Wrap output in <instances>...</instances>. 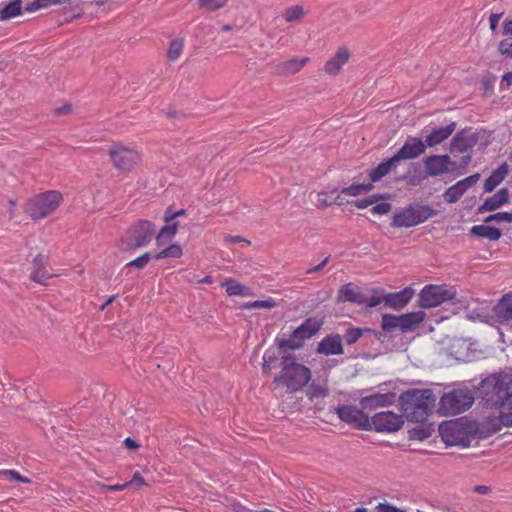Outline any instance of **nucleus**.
Wrapping results in <instances>:
<instances>
[{"label": "nucleus", "instance_id": "f257e3e1", "mask_svg": "<svg viewBox=\"0 0 512 512\" xmlns=\"http://www.w3.org/2000/svg\"><path fill=\"white\" fill-rule=\"evenodd\" d=\"M436 397L431 389H410L400 395L403 416L410 422L427 420L435 406Z\"/></svg>", "mask_w": 512, "mask_h": 512}, {"label": "nucleus", "instance_id": "f03ea898", "mask_svg": "<svg viewBox=\"0 0 512 512\" xmlns=\"http://www.w3.org/2000/svg\"><path fill=\"white\" fill-rule=\"evenodd\" d=\"M480 393L488 406L500 411L512 399V377L491 375L481 382Z\"/></svg>", "mask_w": 512, "mask_h": 512}, {"label": "nucleus", "instance_id": "7ed1b4c3", "mask_svg": "<svg viewBox=\"0 0 512 512\" xmlns=\"http://www.w3.org/2000/svg\"><path fill=\"white\" fill-rule=\"evenodd\" d=\"M311 379L308 367L296 362L291 355L281 358V372L274 378V384H281L290 392L301 390Z\"/></svg>", "mask_w": 512, "mask_h": 512}, {"label": "nucleus", "instance_id": "20e7f679", "mask_svg": "<svg viewBox=\"0 0 512 512\" xmlns=\"http://www.w3.org/2000/svg\"><path fill=\"white\" fill-rule=\"evenodd\" d=\"M473 403L474 393L470 389H453L440 398L438 411L443 416L457 415L468 410Z\"/></svg>", "mask_w": 512, "mask_h": 512}, {"label": "nucleus", "instance_id": "39448f33", "mask_svg": "<svg viewBox=\"0 0 512 512\" xmlns=\"http://www.w3.org/2000/svg\"><path fill=\"white\" fill-rule=\"evenodd\" d=\"M434 215H436V211L429 205L413 204L396 212L391 225L409 228L425 222Z\"/></svg>", "mask_w": 512, "mask_h": 512}, {"label": "nucleus", "instance_id": "423d86ee", "mask_svg": "<svg viewBox=\"0 0 512 512\" xmlns=\"http://www.w3.org/2000/svg\"><path fill=\"white\" fill-rule=\"evenodd\" d=\"M439 433L442 440L448 446L469 447L471 437L468 431L467 422L463 419H456L441 423Z\"/></svg>", "mask_w": 512, "mask_h": 512}, {"label": "nucleus", "instance_id": "0eeeda50", "mask_svg": "<svg viewBox=\"0 0 512 512\" xmlns=\"http://www.w3.org/2000/svg\"><path fill=\"white\" fill-rule=\"evenodd\" d=\"M62 196L57 191H48L31 198L26 204V212L33 219H41L54 211L60 204Z\"/></svg>", "mask_w": 512, "mask_h": 512}, {"label": "nucleus", "instance_id": "6e6552de", "mask_svg": "<svg viewBox=\"0 0 512 512\" xmlns=\"http://www.w3.org/2000/svg\"><path fill=\"white\" fill-rule=\"evenodd\" d=\"M156 227L149 220H139L133 224L126 233L123 241L125 249H136L147 246L155 236Z\"/></svg>", "mask_w": 512, "mask_h": 512}, {"label": "nucleus", "instance_id": "1a4fd4ad", "mask_svg": "<svg viewBox=\"0 0 512 512\" xmlns=\"http://www.w3.org/2000/svg\"><path fill=\"white\" fill-rule=\"evenodd\" d=\"M456 297V290L449 285H426L419 294V306L421 308H433L442 303L453 300Z\"/></svg>", "mask_w": 512, "mask_h": 512}, {"label": "nucleus", "instance_id": "9d476101", "mask_svg": "<svg viewBox=\"0 0 512 512\" xmlns=\"http://www.w3.org/2000/svg\"><path fill=\"white\" fill-rule=\"evenodd\" d=\"M322 322L316 318H307L299 327H297L290 338L278 340L280 349L290 348L298 349L302 346L305 339L311 338L321 328Z\"/></svg>", "mask_w": 512, "mask_h": 512}, {"label": "nucleus", "instance_id": "9b49d317", "mask_svg": "<svg viewBox=\"0 0 512 512\" xmlns=\"http://www.w3.org/2000/svg\"><path fill=\"white\" fill-rule=\"evenodd\" d=\"M109 155L114 166L123 172L131 171L141 160L136 150L122 144H114Z\"/></svg>", "mask_w": 512, "mask_h": 512}, {"label": "nucleus", "instance_id": "f8f14e48", "mask_svg": "<svg viewBox=\"0 0 512 512\" xmlns=\"http://www.w3.org/2000/svg\"><path fill=\"white\" fill-rule=\"evenodd\" d=\"M371 429L377 432L392 433L398 431L404 424L403 416L392 411L376 413L370 418Z\"/></svg>", "mask_w": 512, "mask_h": 512}, {"label": "nucleus", "instance_id": "ddd939ff", "mask_svg": "<svg viewBox=\"0 0 512 512\" xmlns=\"http://www.w3.org/2000/svg\"><path fill=\"white\" fill-rule=\"evenodd\" d=\"M336 413L343 422L353 425L357 429L371 430L370 418L355 406H338Z\"/></svg>", "mask_w": 512, "mask_h": 512}, {"label": "nucleus", "instance_id": "4468645a", "mask_svg": "<svg viewBox=\"0 0 512 512\" xmlns=\"http://www.w3.org/2000/svg\"><path fill=\"white\" fill-rule=\"evenodd\" d=\"M479 179L480 175L475 173L462 180H459L454 185L446 189L443 194L444 201L449 204L457 202L468 189L473 187L479 181Z\"/></svg>", "mask_w": 512, "mask_h": 512}, {"label": "nucleus", "instance_id": "2eb2a0df", "mask_svg": "<svg viewBox=\"0 0 512 512\" xmlns=\"http://www.w3.org/2000/svg\"><path fill=\"white\" fill-rule=\"evenodd\" d=\"M426 147L425 141L422 139L409 136L394 156L398 162L401 160L415 159L425 152Z\"/></svg>", "mask_w": 512, "mask_h": 512}, {"label": "nucleus", "instance_id": "dca6fc26", "mask_svg": "<svg viewBox=\"0 0 512 512\" xmlns=\"http://www.w3.org/2000/svg\"><path fill=\"white\" fill-rule=\"evenodd\" d=\"M424 163L427 174L432 177L440 176L444 173H447L453 164L448 155L428 156L424 160Z\"/></svg>", "mask_w": 512, "mask_h": 512}, {"label": "nucleus", "instance_id": "f3484780", "mask_svg": "<svg viewBox=\"0 0 512 512\" xmlns=\"http://www.w3.org/2000/svg\"><path fill=\"white\" fill-rule=\"evenodd\" d=\"M317 352L326 356L342 354V337L339 334H331L324 337L318 343Z\"/></svg>", "mask_w": 512, "mask_h": 512}, {"label": "nucleus", "instance_id": "a211bd4d", "mask_svg": "<svg viewBox=\"0 0 512 512\" xmlns=\"http://www.w3.org/2000/svg\"><path fill=\"white\" fill-rule=\"evenodd\" d=\"M350 52L346 47H340L334 56H332L325 64L324 71L329 75H336L342 67L348 62Z\"/></svg>", "mask_w": 512, "mask_h": 512}, {"label": "nucleus", "instance_id": "6ab92c4d", "mask_svg": "<svg viewBox=\"0 0 512 512\" xmlns=\"http://www.w3.org/2000/svg\"><path fill=\"white\" fill-rule=\"evenodd\" d=\"M456 123L450 122L448 125L443 127L434 128L425 139L427 147H434L447 140L455 131Z\"/></svg>", "mask_w": 512, "mask_h": 512}, {"label": "nucleus", "instance_id": "aec40b11", "mask_svg": "<svg viewBox=\"0 0 512 512\" xmlns=\"http://www.w3.org/2000/svg\"><path fill=\"white\" fill-rule=\"evenodd\" d=\"M338 301L351 302L358 305H361L363 302H365L364 294L360 288L353 283H347L340 287L338 291Z\"/></svg>", "mask_w": 512, "mask_h": 512}, {"label": "nucleus", "instance_id": "412c9836", "mask_svg": "<svg viewBox=\"0 0 512 512\" xmlns=\"http://www.w3.org/2000/svg\"><path fill=\"white\" fill-rule=\"evenodd\" d=\"M308 62V57L293 58L278 64L275 67V73L279 76L293 75L299 72Z\"/></svg>", "mask_w": 512, "mask_h": 512}, {"label": "nucleus", "instance_id": "4be33fe9", "mask_svg": "<svg viewBox=\"0 0 512 512\" xmlns=\"http://www.w3.org/2000/svg\"><path fill=\"white\" fill-rule=\"evenodd\" d=\"M413 291L410 288H405L401 291L384 294L383 299L386 306L401 309L411 299Z\"/></svg>", "mask_w": 512, "mask_h": 512}, {"label": "nucleus", "instance_id": "5701e85b", "mask_svg": "<svg viewBox=\"0 0 512 512\" xmlns=\"http://www.w3.org/2000/svg\"><path fill=\"white\" fill-rule=\"evenodd\" d=\"M508 189L502 188L490 197H487L479 207V212L494 211L508 202Z\"/></svg>", "mask_w": 512, "mask_h": 512}, {"label": "nucleus", "instance_id": "b1692460", "mask_svg": "<svg viewBox=\"0 0 512 512\" xmlns=\"http://www.w3.org/2000/svg\"><path fill=\"white\" fill-rule=\"evenodd\" d=\"M47 264V258L43 255H37L33 260V270L31 272V278L33 281L46 284V281L51 278L53 275L49 274L45 266Z\"/></svg>", "mask_w": 512, "mask_h": 512}, {"label": "nucleus", "instance_id": "393cba45", "mask_svg": "<svg viewBox=\"0 0 512 512\" xmlns=\"http://www.w3.org/2000/svg\"><path fill=\"white\" fill-rule=\"evenodd\" d=\"M396 395L394 393H377L365 397L362 404L365 408H377L392 405L395 402Z\"/></svg>", "mask_w": 512, "mask_h": 512}, {"label": "nucleus", "instance_id": "a878e982", "mask_svg": "<svg viewBox=\"0 0 512 512\" xmlns=\"http://www.w3.org/2000/svg\"><path fill=\"white\" fill-rule=\"evenodd\" d=\"M222 286L225 287L226 294L229 297H232V296L251 297L254 295V292L250 287L239 283L238 281H236L233 278L225 279L224 282L222 283Z\"/></svg>", "mask_w": 512, "mask_h": 512}, {"label": "nucleus", "instance_id": "bb28decb", "mask_svg": "<svg viewBox=\"0 0 512 512\" xmlns=\"http://www.w3.org/2000/svg\"><path fill=\"white\" fill-rule=\"evenodd\" d=\"M398 160L395 156H392L382 162H380L375 168L369 172V178L372 182H377L386 176L393 168L398 164Z\"/></svg>", "mask_w": 512, "mask_h": 512}, {"label": "nucleus", "instance_id": "cd10ccee", "mask_svg": "<svg viewBox=\"0 0 512 512\" xmlns=\"http://www.w3.org/2000/svg\"><path fill=\"white\" fill-rule=\"evenodd\" d=\"M422 311L410 312L399 316V330L407 332L413 330L419 323L424 320Z\"/></svg>", "mask_w": 512, "mask_h": 512}, {"label": "nucleus", "instance_id": "c85d7f7f", "mask_svg": "<svg viewBox=\"0 0 512 512\" xmlns=\"http://www.w3.org/2000/svg\"><path fill=\"white\" fill-rule=\"evenodd\" d=\"M494 311L501 321H511L512 324V294L504 295Z\"/></svg>", "mask_w": 512, "mask_h": 512}, {"label": "nucleus", "instance_id": "c756f323", "mask_svg": "<svg viewBox=\"0 0 512 512\" xmlns=\"http://www.w3.org/2000/svg\"><path fill=\"white\" fill-rule=\"evenodd\" d=\"M508 173V168L506 164H502L496 170H494L491 175L484 182V191L491 192L498 185H500L505 179Z\"/></svg>", "mask_w": 512, "mask_h": 512}, {"label": "nucleus", "instance_id": "7c9ffc66", "mask_svg": "<svg viewBox=\"0 0 512 512\" xmlns=\"http://www.w3.org/2000/svg\"><path fill=\"white\" fill-rule=\"evenodd\" d=\"M178 226L179 223L173 221L163 226L155 235L156 245L160 247L171 241L177 233Z\"/></svg>", "mask_w": 512, "mask_h": 512}, {"label": "nucleus", "instance_id": "2f4dec72", "mask_svg": "<svg viewBox=\"0 0 512 512\" xmlns=\"http://www.w3.org/2000/svg\"><path fill=\"white\" fill-rule=\"evenodd\" d=\"M471 233L475 236L489 239L491 241H497L502 236V233L498 228L484 224L473 226L471 229Z\"/></svg>", "mask_w": 512, "mask_h": 512}, {"label": "nucleus", "instance_id": "473e14b6", "mask_svg": "<svg viewBox=\"0 0 512 512\" xmlns=\"http://www.w3.org/2000/svg\"><path fill=\"white\" fill-rule=\"evenodd\" d=\"M22 12V1L12 0L0 10V20H9Z\"/></svg>", "mask_w": 512, "mask_h": 512}, {"label": "nucleus", "instance_id": "72a5a7b5", "mask_svg": "<svg viewBox=\"0 0 512 512\" xmlns=\"http://www.w3.org/2000/svg\"><path fill=\"white\" fill-rule=\"evenodd\" d=\"M318 204L323 207H328L333 204L342 205L340 201V192L338 189H332L329 192H321L318 194Z\"/></svg>", "mask_w": 512, "mask_h": 512}, {"label": "nucleus", "instance_id": "f704fd0d", "mask_svg": "<svg viewBox=\"0 0 512 512\" xmlns=\"http://www.w3.org/2000/svg\"><path fill=\"white\" fill-rule=\"evenodd\" d=\"M183 255L182 247L177 243H172L165 247L158 253L153 255L155 260H162L165 258H180Z\"/></svg>", "mask_w": 512, "mask_h": 512}, {"label": "nucleus", "instance_id": "c9c22d12", "mask_svg": "<svg viewBox=\"0 0 512 512\" xmlns=\"http://www.w3.org/2000/svg\"><path fill=\"white\" fill-rule=\"evenodd\" d=\"M183 48H184V39L183 38L173 39L170 42V45L168 48V52H167L168 59L170 61H176L177 59H179V57L181 56V54L183 52Z\"/></svg>", "mask_w": 512, "mask_h": 512}, {"label": "nucleus", "instance_id": "e433bc0d", "mask_svg": "<svg viewBox=\"0 0 512 512\" xmlns=\"http://www.w3.org/2000/svg\"><path fill=\"white\" fill-rule=\"evenodd\" d=\"M276 306V302L271 297L264 300H255L246 302L241 306L243 310H252V309H272Z\"/></svg>", "mask_w": 512, "mask_h": 512}, {"label": "nucleus", "instance_id": "4c0bfd02", "mask_svg": "<svg viewBox=\"0 0 512 512\" xmlns=\"http://www.w3.org/2000/svg\"><path fill=\"white\" fill-rule=\"evenodd\" d=\"M373 188L371 183L367 184H352L348 187L343 188L340 192L341 194H345L347 196H358L361 193L368 192Z\"/></svg>", "mask_w": 512, "mask_h": 512}, {"label": "nucleus", "instance_id": "58836bf2", "mask_svg": "<svg viewBox=\"0 0 512 512\" xmlns=\"http://www.w3.org/2000/svg\"><path fill=\"white\" fill-rule=\"evenodd\" d=\"M328 395V388L325 384L311 383L307 390V396L310 400L322 398Z\"/></svg>", "mask_w": 512, "mask_h": 512}, {"label": "nucleus", "instance_id": "ea45409f", "mask_svg": "<svg viewBox=\"0 0 512 512\" xmlns=\"http://www.w3.org/2000/svg\"><path fill=\"white\" fill-rule=\"evenodd\" d=\"M304 15V9L300 5H295L287 8L283 13V17L286 22L292 23L298 21Z\"/></svg>", "mask_w": 512, "mask_h": 512}, {"label": "nucleus", "instance_id": "a19ab883", "mask_svg": "<svg viewBox=\"0 0 512 512\" xmlns=\"http://www.w3.org/2000/svg\"><path fill=\"white\" fill-rule=\"evenodd\" d=\"M278 354L276 349L274 348H268L262 357L263 363H262V369L263 372H268L271 370L273 364L277 361Z\"/></svg>", "mask_w": 512, "mask_h": 512}, {"label": "nucleus", "instance_id": "79ce46f5", "mask_svg": "<svg viewBox=\"0 0 512 512\" xmlns=\"http://www.w3.org/2000/svg\"><path fill=\"white\" fill-rule=\"evenodd\" d=\"M499 421L505 427H512V399L499 411Z\"/></svg>", "mask_w": 512, "mask_h": 512}, {"label": "nucleus", "instance_id": "37998d69", "mask_svg": "<svg viewBox=\"0 0 512 512\" xmlns=\"http://www.w3.org/2000/svg\"><path fill=\"white\" fill-rule=\"evenodd\" d=\"M381 292H382V290L373 288L371 296L364 295L365 302H363L362 305L367 306V307H376V306L380 305L382 302H384V299H383L384 295Z\"/></svg>", "mask_w": 512, "mask_h": 512}, {"label": "nucleus", "instance_id": "c03bdc74", "mask_svg": "<svg viewBox=\"0 0 512 512\" xmlns=\"http://www.w3.org/2000/svg\"><path fill=\"white\" fill-rule=\"evenodd\" d=\"M381 327L387 332L399 329V316L384 314L382 316Z\"/></svg>", "mask_w": 512, "mask_h": 512}, {"label": "nucleus", "instance_id": "a18cd8bd", "mask_svg": "<svg viewBox=\"0 0 512 512\" xmlns=\"http://www.w3.org/2000/svg\"><path fill=\"white\" fill-rule=\"evenodd\" d=\"M365 331H367V329H361L356 327L349 328L344 334V339L348 345H352L362 337Z\"/></svg>", "mask_w": 512, "mask_h": 512}, {"label": "nucleus", "instance_id": "49530a36", "mask_svg": "<svg viewBox=\"0 0 512 512\" xmlns=\"http://www.w3.org/2000/svg\"><path fill=\"white\" fill-rule=\"evenodd\" d=\"M153 255L154 254H151L150 252H145L144 254H142L141 256L133 259L132 261L128 262L126 264L127 267H136L137 269H142L144 268L149 260L151 258H153Z\"/></svg>", "mask_w": 512, "mask_h": 512}, {"label": "nucleus", "instance_id": "de8ad7c7", "mask_svg": "<svg viewBox=\"0 0 512 512\" xmlns=\"http://www.w3.org/2000/svg\"><path fill=\"white\" fill-rule=\"evenodd\" d=\"M491 221L510 223L512 221V213L498 212V213L489 215L485 219V222H491Z\"/></svg>", "mask_w": 512, "mask_h": 512}, {"label": "nucleus", "instance_id": "09e8293b", "mask_svg": "<svg viewBox=\"0 0 512 512\" xmlns=\"http://www.w3.org/2000/svg\"><path fill=\"white\" fill-rule=\"evenodd\" d=\"M228 0H199L202 7L208 10H217L225 6Z\"/></svg>", "mask_w": 512, "mask_h": 512}, {"label": "nucleus", "instance_id": "8fccbe9b", "mask_svg": "<svg viewBox=\"0 0 512 512\" xmlns=\"http://www.w3.org/2000/svg\"><path fill=\"white\" fill-rule=\"evenodd\" d=\"M499 52L512 59V38L504 39L499 43Z\"/></svg>", "mask_w": 512, "mask_h": 512}, {"label": "nucleus", "instance_id": "3c124183", "mask_svg": "<svg viewBox=\"0 0 512 512\" xmlns=\"http://www.w3.org/2000/svg\"><path fill=\"white\" fill-rule=\"evenodd\" d=\"M378 200L377 196H369L362 199H357L353 202L354 206L358 209H365L369 207L370 205L376 203Z\"/></svg>", "mask_w": 512, "mask_h": 512}, {"label": "nucleus", "instance_id": "603ef678", "mask_svg": "<svg viewBox=\"0 0 512 512\" xmlns=\"http://www.w3.org/2000/svg\"><path fill=\"white\" fill-rule=\"evenodd\" d=\"M2 474L5 475L11 481H17V482H21V483H28L29 482V479L21 476L15 470H4V471H2Z\"/></svg>", "mask_w": 512, "mask_h": 512}, {"label": "nucleus", "instance_id": "864d4df0", "mask_svg": "<svg viewBox=\"0 0 512 512\" xmlns=\"http://www.w3.org/2000/svg\"><path fill=\"white\" fill-rule=\"evenodd\" d=\"M391 210V204L388 202H381L373 206L371 212L377 215H385Z\"/></svg>", "mask_w": 512, "mask_h": 512}, {"label": "nucleus", "instance_id": "5fc2aeb1", "mask_svg": "<svg viewBox=\"0 0 512 512\" xmlns=\"http://www.w3.org/2000/svg\"><path fill=\"white\" fill-rule=\"evenodd\" d=\"M185 214V210L184 209H180L178 211H172L171 208H168L166 209L165 213H164V221L166 223H170L172 222L175 218L179 217V216H182Z\"/></svg>", "mask_w": 512, "mask_h": 512}, {"label": "nucleus", "instance_id": "6e6d98bb", "mask_svg": "<svg viewBox=\"0 0 512 512\" xmlns=\"http://www.w3.org/2000/svg\"><path fill=\"white\" fill-rule=\"evenodd\" d=\"M375 512H406L396 506H393L389 503H379L375 507Z\"/></svg>", "mask_w": 512, "mask_h": 512}, {"label": "nucleus", "instance_id": "4d7b16f0", "mask_svg": "<svg viewBox=\"0 0 512 512\" xmlns=\"http://www.w3.org/2000/svg\"><path fill=\"white\" fill-rule=\"evenodd\" d=\"M502 17V14L501 13H493L490 15L489 17V26H490V29L494 32L496 31L498 25H499V21Z\"/></svg>", "mask_w": 512, "mask_h": 512}, {"label": "nucleus", "instance_id": "13d9d810", "mask_svg": "<svg viewBox=\"0 0 512 512\" xmlns=\"http://www.w3.org/2000/svg\"><path fill=\"white\" fill-rule=\"evenodd\" d=\"M225 242L227 243H240L243 242L245 244H250V241L247 239L241 237V236H233V235H227L225 237Z\"/></svg>", "mask_w": 512, "mask_h": 512}, {"label": "nucleus", "instance_id": "bf43d9fd", "mask_svg": "<svg viewBox=\"0 0 512 512\" xmlns=\"http://www.w3.org/2000/svg\"><path fill=\"white\" fill-rule=\"evenodd\" d=\"M329 262V257H326L322 262H320L318 265L314 266V267H311L309 269L306 270V274H311V273H314V272H318L320 270H322L326 265L327 263Z\"/></svg>", "mask_w": 512, "mask_h": 512}, {"label": "nucleus", "instance_id": "052dcab7", "mask_svg": "<svg viewBox=\"0 0 512 512\" xmlns=\"http://www.w3.org/2000/svg\"><path fill=\"white\" fill-rule=\"evenodd\" d=\"M131 483L135 484L136 486H143V485L146 484L144 478L138 472H135L133 474L132 479H131Z\"/></svg>", "mask_w": 512, "mask_h": 512}, {"label": "nucleus", "instance_id": "680f3d73", "mask_svg": "<svg viewBox=\"0 0 512 512\" xmlns=\"http://www.w3.org/2000/svg\"><path fill=\"white\" fill-rule=\"evenodd\" d=\"M124 445L128 449H136V448L139 447L138 443L133 438H131V437H127L124 440Z\"/></svg>", "mask_w": 512, "mask_h": 512}, {"label": "nucleus", "instance_id": "e2e57ef3", "mask_svg": "<svg viewBox=\"0 0 512 512\" xmlns=\"http://www.w3.org/2000/svg\"><path fill=\"white\" fill-rule=\"evenodd\" d=\"M503 34L512 35V20H505L503 23Z\"/></svg>", "mask_w": 512, "mask_h": 512}, {"label": "nucleus", "instance_id": "0e129e2a", "mask_svg": "<svg viewBox=\"0 0 512 512\" xmlns=\"http://www.w3.org/2000/svg\"><path fill=\"white\" fill-rule=\"evenodd\" d=\"M128 485H129V483H124V484H115V485H108V486H106V488H107V490H109V491H122V490H124Z\"/></svg>", "mask_w": 512, "mask_h": 512}, {"label": "nucleus", "instance_id": "69168bd1", "mask_svg": "<svg viewBox=\"0 0 512 512\" xmlns=\"http://www.w3.org/2000/svg\"><path fill=\"white\" fill-rule=\"evenodd\" d=\"M116 296L115 295H112V296H109L106 301L100 306V311H104L106 309L107 306H109L114 300H115Z\"/></svg>", "mask_w": 512, "mask_h": 512}, {"label": "nucleus", "instance_id": "338daca9", "mask_svg": "<svg viewBox=\"0 0 512 512\" xmlns=\"http://www.w3.org/2000/svg\"><path fill=\"white\" fill-rule=\"evenodd\" d=\"M474 490L479 494H486L488 492L489 488L484 485H478V486H475Z\"/></svg>", "mask_w": 512, "mask_h": 512}, {"label": "nucleus", "instance_id": "774afa93", "mask_svg": "<svg viewBox=\"0 0 512 512\" xmlns=\"http://www.w3.org/2000/svg\"><path fill=\"white\" fill-rule=\"evenodd\" d=\"M502 81L503 82L505 81V82H507V85H510L512 82V72L505 73L502 76Z\"/></svg>", "mask_w": 512, "mask_h": 512}]
</instances>
